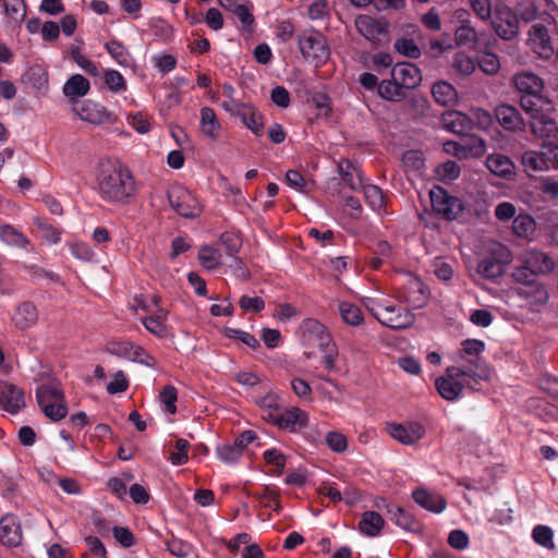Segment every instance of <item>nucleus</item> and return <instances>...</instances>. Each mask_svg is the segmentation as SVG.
Masks as SVG:
<instances>
[{"label":"nucleus","mask_w":558,"mask_h":558,"mask_svg":"<svg viewBox=\"0 0 558 558\" xmlns=\"http://www.w3.org/2000/svg\"><path fill=\"white\" fill-rule=\"evenodd\" d=\"M168 201L172 209L184 218H193L201 214L198 199L181 184H173L168 190Z\"/></svg>","instance_id":"6e6552de"},{"label":"nucleus","mask_w":558,"mask_h":558,"mask_svg":"<svg viewBox=\"0 0 558 558\" xmlns=\"http://www.w3.org/2000/svg\"><path fill=\"white\" fill-rule=\"evenodd\" d=\"M361 303L383 325L392 329H403L413 325L415 317L409 308L399 306L384 295L362 296Z\"/></svg>","instance_id":"7ed1b4c3"},{"label":"nucleus","mask_w":558,"mask_h":558,"mask_svg":"<svg viewBox=\"0 0 558 558\" xmlns=\"http://www.w3.org/2000/svg\"><path fill=\"white\" fill-rule=\"evenodd\" d=\"M242 122L250 129L255 135L259 136L263 134L264 124L262 122L258 112L251 106H247L242 113H239Z\"/></svg>","instance_id":"49530a36"},{"label":"nucleus","mask_w":558,"mask_h":558,"mask_svg":"<svg viewBox=\"0 0 558 558\" xmlns=\"http://www.w3.org/2000/svg\"><path fill=\"white\" fill-rule=\"evenodd\" d=\"M217 454L225 463H236L243 454V450L233 441L232 444H222L217 447Z\"/></svg>","instance_id":"603ef678"},{"label":"nucleus","mask_w":558,"mask_h":558,"mask_svg":"<svg viewBox=\"0 0 558 558\" xmlns=\"http://www.w3.org/2000/svg\"><path fill=\"white\" fill-rule=\"evenodd\" d=\"M0 240L10 246L19 248H25L29 243L24 233L10 225L0 227Z\"/></svg>","instance_id":"79ce46f5"},{"label":"nucleus","mask_w":558,"mask_h":558,"mask_svg":"<svg viewBox=\"0 0 558 558\" xmlns=\"http://www.w3.org/2000/svg\"><path fill=\"white\" fill-rule=\"evenodd\" d=\"M512 83L520 94V106L523 111H531L533 107H549L551 101L544 92V80L531 71H522L513 75Z\"/></svg>","instance_id":"20e7f679"},{"label":"nucleus","mask_w":558,"mask_h":558,"mask_svg":"<svg viewBox=\"0 0 558 558\" xmlns=\"http://www.w3.org/2000/svg\"><path fill=\"white\" fill-rule=\"evenodd\" d=\"M385 525L383 517L375 511H365L359 523V530L368 537L378 536Z\"/></svg>","instance_id":"72a5a7b5"},{"label":"nucleus","mask_w":558,"mask_h":558,"mask_svg":"<svg viewBox=\"0 0 558 558\" xmlns=\"http://www.w3.org/2000/svg\"><path fill=\"white\" fill-rule=\"evenodd\" d=\"M201 120L199 128L202 133L213 140L216 141L221 132V124L215 113V111L209 107H203L199 111Z\"/></svg>","instance_id":"2f4dec72"},{"label":"nucleus","mask_w":558,"mask_h":558,"mask_svg":"<svg viewBox=\"0 0 558 558\" xmlns=\"http://www.w3.org/2000/svg\"><path fill=\"white\" fill-rule=\"evenodd\" d=\"M168 312L165 308L157 307L153 313L141 318L145 329L158 338L168 336L167 327Z\"/></svg>","instance_id":"bb28decb"},{"label":"nucleus","mask_w":558,"mask_h":558,"mask_svg":"<svg viewBox=\"0 0 558 558\" xmlns=\"http://www.w3.org/2000/svg\"><path fill=\"white\" fill-rule=\"evenodd\" d=\"M366 203L374 209L380 210L384 207L385 198L383 191L373 184L363 186Z\"/></svg>","instance_id":"13d9d810"},{"label":"nucleus","mask_w":558,"mask_h":558,"mask_svg":"<svg viewBox=\"0 0 558 558\" xmlns=\"http://www.w3.org/2000/svg\"><path fill=\"white\" fill-rule=\"evenodd\" d=\"M23 534L19 519L7 514L0 520V541L9 547H16L22 543Z\"/></svg>","instance_id":"b1692460"},{"label":"nucleus","mask_w":558,"mask_h":558,"mask_svg":"<svg viewBox=\"0 0 558 558\" xmlns=\"http://www.w3.org/2000/svg\"><path fill=\"white\" fill-rule=\"evenodd\" d=\"M485 344L483 341L477 339H466L462 341L461 349L454 353L453 360L457 365L470 366V360H478L485 363L481 357V353L484 351Z\"/></svg>","instance_id":"cd10ccee"},{"label":"nucleus","mask_w":558,"mask_h":558,"mask_svg":"<svg viewBox=\"0 0 558 558\" xmlns=\"http://www.w3.org/2000/svg\"><path fill=\"white\" fill-rule=\"evenodd\" d=\"M89 90L90 83L82 74L71 75L62 87V93L71 106L74 101H81L80 98L86 96Z\"/></svg>","instance_id":"a878e982"},{"label":"nucleus","mask_w":558,"mask_h":558,"mask_svg":"<svg viewBox=\"0 0 558 558\" xmlns=\"http://www.w3.org/2000/svg\"><path fill=\"white\" fill-rule=\"evenodd\" d=\"M225 335L229 339H235L241 341L248 348L257 349L259 347V341L255 338V336L251 335L247 331L234 328H226Z\"/></svg>","instance_id":"69168bd1"},{"label":"nucleus","mask_w":558,"mask_h":558,"mask_svg":"<svg viewBox=\"0 0 558 558\" xmlns=\"http://www.w3.org/2000/svg\"><path fill=\"white\" fill-rule=\"evenodd\" d=\"M494 113L498 123L507 131L518 132L525 128V121L514 106L501 104L495 108Z\"/></svg>","instance_id":"aec40b11"},{"label":"nucleus","mask_w":558,"mask_h":558,"mask_svg":"<svg viewBox=\"0 0 558 558\" xmlns=\"http://www.w3.org/2000/svg\"><path fill=\"white\" fill-rule=\"evenodd\" d=\"M72 59L88 75H92V76L100 75L98 65L94 61H92L90 59L85 57L83 53H81L78 50L72 51Z\"/></svg>","instance_id":"774afa93"},{"label":"nucleus","mask_w":558,"mask_h":558,"mask_svg":"<svg viewBox=\"0 0 558 558\" xmlns=\"http://www.w3.org/2000/svg\"><path fill=\"white\" fill-rule=\"evenodd\" d=\"M518 294L532 306L544 305L549 298L544 284L537 281L532 284L521 286L518 289Z\"/></svg>","instance_id":"7c9ffc66"},{"label":"nucleus","mask_w":558,"mask_h":558,"mask_svg":"<svg viewBox=\"0 0 558 558\" xmlns=\"http://www.w3.org/2000/svg\"><path fill=\"white\" fill-rule=\"evenodd\" d=\"M299 48L302 56L316 66L326 63L330 56L325 36L315 29H305L299 35Z\"/></svg>","instance_id":"423d86ee"},{"label":"nucleus","mask_w":558,"mask_h":558,"mask_svg":"<svg viewBox=\"0 0 558 558\" xmlns=\"http://www.w3.org/2000/svg\"><path fill=\"white\" fill-rule=\"evenodd\" d=\"M354 24L359 34L374 44L379 43L388 31V23L384 19H376L366 14L357 15Z\"/></svg>","instance_id":"4468645a"},{"label":"nucleus","mask_w":558,"mask_h":558,"mask_svg":"<svg viewBox=\"0 0 558 558\" xmlns=\"http://www.w3.org/2000/svg\"><path fill=\"white\" fill-rule=\"evenodd\" d=\"M555 110L553 101L549 107H533L531 111H524L530 117V128L532 133L539 138H556L558 135V124L551 117Z\"/></svg>","instance_id":"0eeeda50"},{"label":"nucleus","mask_w":558,"mask_h":558,"mask_svg":"<svg viewBox=\"0 0 558 558\" xmlns=\"http://www.w3.org/2000/svg\"><path fill=\"white\" fill-rule=\"evenodd\" d=\"M476 64L487 75H494L500 70V61L497 54L484 51L478 56Z\"/></svg>","instance_id":"864d4df0"},{"label":"nucleus","mask_w":558,"mask_h":558,"mask_svg":"<svg viewBox=\"0 0 558 558\" xmlns=\"http://www.w3.org/2000/svg\"><path fill=\"white\" fill-rule=\"evenodd\" d=\"M527 45L542 59H549L555 53L548 29L542 24L531 26Z\"/></svg>","instance_id":"2eb2a0df"},{"label":"nucleus","mask_w":558,"mask_h":558,"mask_svg":"<svg viewBox=\"0 0 558 558\" xmlns=\"http://www.w3.org/2000/svg\"><path fill=\"white\" fill-rule=\"evenodd\" d=\"M492 255L484 257L477 265V274L486 279H494L502 275L504 265L511 262V253L507 246L496 243L493 245Z\"/></svg>","instance_id":"9d476101"},{"label":"nucleus","mask_w":558,"mask_h":558,"mask_svg":"<svg viewBox=\"0 0 558 558\" xmlns=\"http://www.w3.org/2000/svg\"><path fill=\"white\" fill-rule=\"evenodd\" d=\"M265 462L271 466L272 474L279 476L282 474L286 466V456L278 449H267L264 454Z\"/></svg>","instance_id":"8fccbe9b"},{"label":"nucleus","mask_w":558,"mask_h":558,"mask_svg":"<svg viewBox=\"0 0 558 558\" xmlns=\"http://www.w3.org/2000/svg\"><path fill=\"white\" fill-rule=\"evenodd\" d=\"M432 94L434 99L441 106H450L457 100V90L448 82L440 81L433 85Z\"/></svg>","instance_id":"ea45409f"},{"label":"nucleus","mask_w":558,"mask_h":558,"mask_svg":"<svg viewBox=\"0 0 558 558\" xmlns=\"http://www.w3.org/2000/svg\"><path fill=\"white\" fill-rule=\"evenodd\" d=\"M71 107L82 121L93 125L111 123L114 120L113 114L105 106L92 99L74 101Z\"/></svg>","instance_id":"9b49d317"},{"label":"nucleus","mask_w":558,"mask_h":558,"mask_svg":"<svg viewBox=\"0 0 558 558\" xmlns=\"http://www.w3.org/2000/svg\"><path fill=\"white\" fill-rule=\"evenodd\" d=\"M521 162L527 172L546 171L549 169L545 150L543 153L526 150L521 157Z\"/></svg>","instance_id":"e433bc0d"},{"label":"nucleus","mask_w":558,"mask_h":558,"mask_svg":"<svg viewBox=\"0 0 558 558\" xmlns=\"http://www.w3.org/2000/svg\"><path fill=\"white\" fill-rule=\"evenodd\" d=\"M520 259L527 265L535 274L546 275L554 270L555 262L546 253L536 248H529L522 252Z\"/></svg>","instance_id":"4be33fe9"},{"label":"nucleus","mask_w":558,"mask_h":558,"mask_svg":"<svg viewBox=\"0 0 558 558\" xmlns=\"http://www.w3.org/2000/svg\"><path fill=\"white\" fill-rule=\"evenodd\" d=\"M12 320L16 328L21 330L28 329L37 323L38 311L34 303L23 302L16 307Z\"/></svg>","instance_id":"c756f323"},{"label":"nucleus","mask_w":558,"mask_h":558,"mask_svg":"<svg viewBox=\"0 0 558 558\" xmlns=\"http://www.w3.org/2000/svg\"><path fill=\"white\" fill-rule=\"evenodd\" d=\"M308 421L310 417L307 412L298 407H291L286 410H281L272 425L290 433H295L306 427Z\"/></svg>","instance_id":"f3484780"},{"label":"nucleus","mask_w":558,"mask_h":558,"mask_svg":"<svg viewBox=\"0 0 558 558\" xmlns=\"http://www.w3.org/2000/svg\"><path fill=\"white\" fill-rule=\"evenodd\" d=\"M433 208L448 219H452L461 210L458 198L450 196L442 187L434 186L429 192Z\"/></svg>","instance_id":"dca6fc26"},{"label":"nucleus","mask_w":558,"mask_h":558,"mask_svg":"<svg viewBox=\"0 0 558 558\" xmlns=\"http://www.w3.org/2000/svg\"><path fill=\"white\" fill-rule=\"evenodd\" d=\"M257 404L262 411V417L271 424H274L282 410L280 397L276 392L266 393L257 400Z\"/></svg>","instance_id":"473e14b6"},{"label":"nucleus","mask_w":558,"mask_h":558,"mask_svg":"<svg viewBox=\"0 0 558 558\" xmlns=\"http://www.w3.org/2000/svg\"><path fill=\"white\" fill-rule=\"evenodd\" d=\"M395 49L404 57L417 59L421 56V49L413 39L399 38L395 41Z\"/></svg>","instance_id":"e2e57ef3"},{"label":"nucleus","mask_w":558,"mask_h":558,"mask_svg":"<svg viewBox=\"0 0 558 558\" xmlns=\"http://www.w3.org/2000/svg\"><path fill=\"white\" fill-rule=\"evenodd\" d=\"M220 257L219 251L211 246H203L198 252L201 265L208 270H213L220 265Z\"/></svg>","instance_id":"4d7b16f0"},{"label":"nucleus","mask_w":558,"mask_h":558,"mask_svg":"<svg viewBox=\"0 0 558 558\" xmlns=\"http://www.w3.org/2000/svg\"><path fill=\"white\" fill-rule=\"evenodd\" d=\"M116 353L129 361L143 364L148 367L156 365L155 359L148 354L141 345L133 342H120L114 349Z\"/></svg>","instance_id":"393cba45"},{"label":"nucleus","mask_w":558,"mask_h":558,"mask_svg":"<svg viewBox=\"0 0 558 558\" xmlns=\"http://www.w3.org/2000/svg\"><path fill=\"white\" fill-rule=\"evenodd\" d=\"M396 298L410 308L423 307L428 299L426 288L421 279L415 276L407 275L402 287L395 289Z\"/></svg>","instance_id":"1a4fd4ad"},{"label":"nucleus","mask_w":558,"mask_h":558,"mask_svg":"<svg viewBox=\"0 0 558 558\" xmlns=\"http://www.w3.org/2000/svg\"><path fill=\"white\" fill-rule=\"evenodd\" d=\"M0 403L10 413H17L25 407L24 392L17 386L0 380Z\"/></svg>","instance_id":"412c9836"},{"label":"nucleus","mask_w":558,"mask_h":558,"mask_svg":"<svg viewBox=\"0 0 558 558\" xmlns=\"http://www.w3.org/2000/svg\"><path fill=\"white\" fill-rule=\"evenodd\" d=\"M37 403L44 414L57 422L68 414V408L64 402V395L57 383L41 384L36 389Z\"/></svg>","instance_id":"39448f33"},{"label":"nucleus","mask_w":558,"mask_h":558,"mask_svg":"<svg viewBox=\"0 0 558 558\" xmlns=\"http://www.w3.org/2000/svg\"><path fill=\"white\" fill-rule=\"evenodd\" d=\"M226 8L229 11H231L240 20L244 29L252 31V26L254 24V16L252 13L253 5L251 3H248V4L230 3Z\"/></svg>","instance_id":"09e8293b"},{"label":"nucleus","mask_w":558,"mask_h":558,"mask_svg":"<svg viewBox=\"0 0 558 558\" xmlns=\"http://www.w3.org/2000/svg\"><path fill=\"white\" fill-rule=\"evenodd\" d=\"M461 149L464 153V159L466 158H478L486 151V145L484 140L476 135H464L460 137Z\"/></svg>","instance_id":"58836bf2"},{"label":"nucleus","mask_w":558,"mask_h":558,"mask_svg":"<svg viewBox=\"0 0 558 558\" xmlns=\"http://www.w3.org/2000/svg\"><path fill=\"white\" fill-rule=\"evenodd\" d=\"M486 167L492 173L502 178L512 174L514 169L511 159L501 154L489 155L486 159Z\"/></svg>","instance_id":"c9c22d12"},{"label":"nucleus","mask_w":558,"mask_h":558,"mask_svg":"<svg viewBox=\"0 0 558 558\" xmlns=\"http://www.w3.org/2000/svg\"><path fill=\"white\" fill-rule=\"evenodd\" d=\"M325 441L328 448L333 452L342 453L348 449L347 437L338 430L328 432L325 436Z\"/></svg>","instance_id":"052dcab7"},{"label":"nucleus","mask_w":558,"mask_h":558,"mask_svg":"<svg viewBox=\"0 0 558 558\" xmlns=\"http://www.w3.org/2000/svg\"><path fill=\"white\" fill-rule=\"evenodd\" d=\"M378 94L381 98L392 101L400 100L403 97L401 86L393 78L381 81L378 84Z\"/></svg>","instance_id":"6e6d98bb"},{"label":"nucleus","mask_w":558,"mask_h":558,"mask_svg":"<svg viewBox=\"0 0 558 558\" xmlns=\"http://www.w3.org/2000/svg\"><path fill=\"white\" fill-rule=\"evenodd\" d=\"M108 53L122 66H128L131 61V56L126 48L118 40H110L105 45Z\"/></svg>","instance_id":"5fc2aeb1"},{"label":"nucleus","mask_w":558,"mask_h":558,"mask_svg":"<svg viewBox=\"0 0 558 558\" xmlns=\"http://www.w3.org/2000/svg\"><path fill=\"white\" fill-rule=\"evenodd\" d=\"M5 16L11 23L17 24L24 21L26 16V7L24 0H1Z\"/></svg>","instance_id":"c03bdc74"},{"label":"nucleus","mask_w":558,"mask_h":558,"mask_svg":"<svg viewBox=\"0 0 558 558\" xmlns=\"http://www.w3.org/2000/svg\"><path fill=\"white\" fill-rule=\"evenodd\" d=\"M441 123L446 130L456 134H464L473 125L470 117L457 110L445 112L441 117Z\"/></svg>","instance_id":"c85d7f7f"},{"label":"nucleus","mask_w":558,"mask_h":558,"mask_svg":"<svg viewBox=\"0 0 558 558\" xmlns=\"http://www.w3.org/2000/svg\"><path fill=\"white\" fill-rule=\"evenodd\" d=\"M512 230L520 238L531 239L536 231V222L531 215L520 214L513 219Z\"/></svg>","instance_id":"a19ab883"},{"label":"nucleus","mask_w":558,"mask_h":558,"mask_svg":"<svg viewBox=\"0 0 558 558\" xmlns=\"http://www.w3.org/2000/svg\"><path fill=\"white\" fill-rule=\"evenodd\" d=\"M385 508L387 513L390 515V520L393 521L396 525L408 531L415 530L416 521L410 513L405 512L401 507L392 504H387Z\"/></svg>","instance_id":"4c0bfd02"},{"label":"nucleus","mask_w":558,"mask_h":558,"mask_svg":"<svg viewBox=\"0 0 558 558\" xmlns=\"http://www.w3.org/2000/svg\"><path fill=\"white\" fill-rule=\"evenodd\" d=\"M532 537L538 545L545 548L554 547L553 530L546 525H537L533 529Z\"/></svg>","instance_id":"338daca9"},{"label":"nucleus","mask_w":558,"mask_h":558,"mask_svg":"<svg viewBox=\"0 0 558 558\" xmlns=\"http://www.w3.org/2000/svg\"><path fill=\"white\" fill-rule=\"evenodd\" d=\"M71 254L80 260L92 262L95 259L96 254L89 244L81 241H75L69 244Z\"/></svg>","instance_id":"680f3d73"},{"label":"nucleus","mask_w":558,"mask_h":558,"mask_svg":"<svg viewBox=\"0 0 558 558\" xmlns=\"http://www.w3.org/2000/svg\"><path fill=\"white\" fill-rule=\"evenodd\" d=\"M454 40L458 46L475 47L477 33L471 25L462 24L454 32Z\"/></svg>","instance_id":"3c124183"},{"label":"nucleus","mask_w":558,"mask_h":558,"mask_svg":"<svg viewBox=\"0 0 558 558\" xmlns=\"http://www.w3.org/2000/svg\"><path fill=\"white\" fill-rule=\"evenodd\" d=\"M412 498L420 507L434 513H441L447 507V501L440 494L425 487L414 489Z\"/></svg>","instance_id":"5701e85b"},{"label":"nucleus","mask_w":558,"mask_h":558,"mask_svg":"<svg viewBox=\"0 0 558 558\" xmlns=\"http://www.w3.org/2000/svg\"><path fill=\"white\" fill-rule=\"evenodd\" d=\"M190 444L183 438L175 441L174 449L170 453V461L173 465H182L187 462Z\"/></svg>","instance_id":"0e129e2a"},{"label":"nucleus","mask_w":558,"mask_h":558,"mask_svg":"<svg viewBox=\"0 0 558 558\" xmlns=\"http://www.w3.org/2000/svg\"><path fill=\"white\" fill-rule=\"evenodd\" d=\"M234 94L235 88L232 85H222V95L225 96L226 100L221 102V107L231 116H238L239 113H242V111L247 107V105L236 100L234 98Z\"/></svg>","instance_id":"37998d69"},{"label":"nucleus","mask_w":558,"mask_h":558,"mask_svg":"<svg viewBox=\"0 0 558 558\" xmlns=\"http://www.w3.org/2000/svg\"><path fill=\"white\" fill-rule=\"evenodd\" d=\"M391 77L407 89L416 87L422 81L420 69L411 62L397 63L391 70Z\"/></svg>","instance_id":"6ab92c4d"},{"label":"nucleus","mask_w":558,"mask_h":558,"mask_svg":"<svg viewBox=\"0 0 558 558\" xmlns=\"http://www.w3.org/2000/svg\"><path fill=\"white\" fill-rule=\"evenodd\" d=\"M490 19L494 31L504 40H511L519 34L517 15L509 7L505 4L495 5Z\"/></svg>","instance_id":"f8f14e48"},{"label":"nucleus","mask_w":558,"mask_h":558,"mask_svg":"<svg viewBox=\"0 0 558 558\" xmlns=\"http://www.w3.org/2000/svg\"><path fill=\"white\" fill-rule=\"evenodd\" d=\"M338 313L342 322L351 327H359L364 323L362 310L351 302L339 301Z\"/></svg>","instance_id":"f704fd0d"},{"label":"nucleus","mask_w":558,"mask_h":558,"mask_svg":"<svg viewBox=\"0 0 558 558\" xmlns=\"http://www.w3.org/2000/svg\"><path fill=\"white\" fill-rule=\"evenodd\" d=\"M386 432L400 444L411 446L423 438L425 428L417 422H408L404 424L387 423Z\"/></svg>","instance_id":"ddd939ff"},{"label":"nucleus","mask_w":558,"mask_h":558,"mask_svg":"<svg viewBox=\"0 0 558 558\" xmlns=\"http://www.w3.org/2000/svg\"><path fill=\"white\" fill-rule=\"evenodd\" d=\"M451 68L456 71V73L469 76L476 69V62L466 54L465 52H457L451 60Z\"/></svg>","instance_id":"a18cd8bd"},{"label":"nucleus","mask_w":558,"mask_h":558,"mask_svg":"<svg viewBox=\"0 0 558 558\" xmlns=\"http://www.w3.org/2000/svg\"><path fill=\"white\" fill-rule=\"evenodd\" d=\"M300 331L304 341L317 344L320 348L331 342L326 326L315 318L304 319L300 325Z\"/></svg>","instance_id":"a211bd4d"},{"label":"nucleus","mask_w":558,"mask_h":558,"mask_svg":"<svg viewBox=\"0 0 558 558\" xmlns=\"http://www.w3.org/2000/svg\"><path fill=\"white\" fill-rule=\"evenodd\" d=\"M102 80L108 89L114 94L123 93L128 88L124 76L117 70H106L102 74Z\"/></svg>","instance_id":"de8ad7c7"},{"label":"nucleus","mask_w":558,"mask_h":558,"mask_svg":"<svg viewBox=\"0 0 558 558\" xmlns=\"http://www.w3.org/2000/svg\"><path fill=\"white\" fill-rule=\"evenodd\" d=\"M96 183L98 194L106 203L125 206L136 198V180L131 170L120 162H101L96 174Z\"/></svg>","instance_id":"f257e3e1"},{"label":"nucleus","mask_w":558,"mask_h":558,"mask_svg":"<svg viewBox=\"0 0 558 558\" xmlns=\"http://www.w3.org/2000/svg\"><path fill=\"white\" fill-rule=\"evenodd\" d=\"M460 166L453 160L442 162L436 168L437 177L444 182L456 180L460 175Z\"/></svg>","instance_id":"bf43d9fd"},{"label":"nucleus","mask_w":558,"mask_h":558,"mask_svg":"<svg viewBox=\"0 0 558 558\" xmlns=\"http://www.w3.org/2000/svg\"><path fill=\"white\" fill-rule=\"evenodd\" d=\"M490 371L486 363L470 360V366L454 365L447 367L445 374L436 379L438 393L448 401H456L465 390H480L482 381L488 380Z\"/></svg>","instance_id":"f03ea898"}]
</instances>
